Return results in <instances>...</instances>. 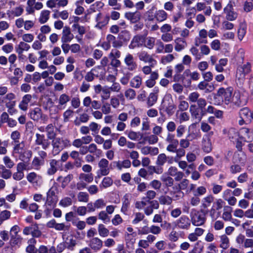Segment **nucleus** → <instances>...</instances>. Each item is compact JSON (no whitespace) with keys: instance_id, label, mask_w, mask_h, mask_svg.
Returning a JSON list of instances; mask_svg holds the SVG:
<instances>
[{"instance_id":"1","label":"nucleus","mask_w":253,"mask_h":253,"mask_svg":"<svg viewBox=\"0 0 253 253\" xmlns=\"http://www.w3.org/2000/svg\"><path fill=\"white\" fill-rule=\"evenodd\" d=\"M200 94L197 92H193L189 94L188 97L189 101L192 103L197 102L198 108L195 105L192 104L190 106V112L192 117L198 121H200L202 117L205 115L203 109L207 105V101L203 98H199Z\"/></svg>"},{"instance_id":"2","label":"nucleus","mask_w":253,"mask_h":253,"mask_svg":"<svg viewBox=\"0 0 253 253\" xmlns=\"http://www.w3.org/2000/svg\"><path fill=\"white\" fill-rule=\"evenodd\" d=\"M32 154V152L26 147L24 141H23L20 143L13 144L12 155L21 161L29 162Z\"/></svg>"},{"instance_id":"37","label":"nucleus","mask_w":253,"mask_h":253,"mask_svg":"<svg viewBox=\"0 0 253 253\" xmlns=\"http://www.w3.org/2000/svg\"><path fill=\"white\" fill-rule=\"evenodd\" d=\"M155 44V38L154 37H144L143 45L146 48L152 49L154 47Z\"/></svg>"},{"instance_id":"50","label":"nucleus","mask_w":253,"mask_h":253,"mask_svg":"<svg viewBox=\"0 0 253 253\" xmlns=\"http://www.w3.org/2000/svg\"><path fill=\"white\" fill-rule=\"evenodd\" d=\"M99 236L102 237H106L109 234V230L103 224H99L97 227Z\"/></svg>"},{"instance_id":"57","label":"nucleus","mask_w":253,"mask_h":253,"mask_svg":"<svg viewBox=\"0 0 253 253\" xmlns=\"http://www.w3.org/2000/svg\"><path fill=\"white\" fill-rule=\"evenodd\" d=\"M113 183V179L110 177H105L103 178L100 185V187L106 188L110 187Z\"/></svg>"},{"instance_id":"33","label":"nucleus","mask_w":253,"mask_h":253,"mask_svg":"<svg viewBox=\"0 0 253 253\" xmlns=\"http://www.w3.org/2000/svg\"><path fill=\"white\" fill-rule=\"evenodd\" d=\"M155 92L150 93L147 98V104L148 107H151L153 106L157 101V93L159 91V89L155 88Z\"/></svg>"},{"instance_id":"47","label":"nucleus","mask_w":253,"mask_h":253,"mask_svg":"<svg viewBox=\"0 0 253 253\" xmlns=\"http://www.w3.org/2000/svg\"><path fill=\"white\" fill-rule=\"evenodd\" d=\"M30 48V45L24 42H19L18 46L16 47V51L18 54H21L24 51H28Z\"/></svg>"},{"instance_id":"35","label":"nucleus","mask_w":253,"mask_h":253,"mask_svg":"<svg viewBox=\"0 0 253 253\" xmlns=\"http://www.w3.org/2000/svg\"><path fill=\"white\" fill-rule=\"evenodd\" d=\"M24 12V8L23 5H21L16 6L12 9L11 11H8L7 14L9 16L18 17L21 16Z\"/></svg>"},{"instance_id":"60","label":"nucleus","mask_w":253,"mask_h":253,"mask_svg":"<svg viewBox=\"0 0 253 253\" xmlns=\"http://www.w3.org/2000/svg\"><path fill=\"white\" fill-rule=\"evenodd\" d=\"M111 60L110 61V65L114 68V70L116 72H117V68L120 67L121 65V62L120 60H119L118 58H113L109 57Z\"/></svg>"},{"instance_id":"32","label":"nucleus","mask_w":253,"mask_h":253,"mask_svg":"<svg viewBox=\"0 0 253 253\" xmlns=\"http://www.w3.org/2000/svg\"><path fill=\"white\" fill-rule=\"evenodd\" d=\"M240 133L244 136L246 141H250L253 140V129L243 127L240 129Z\"/></svg>"},{"instance_id":"27","label":"nucleus","mask_w":253,"mask_h":253,"mask_svg":"<svg viewBox=\"0 0 253 253\" xmlns=\"http://www.w3.org/2000/svg\"><path fill=\"white\" fill-rule=\"evenodd\" d=\"M32 98L31 94H27L24 95L19 104V108L23 111H26L28 109V103L31 101Z\"/></svg>"},{"instance_id":"10","label":"nucleus","mask_w":253,"mask_h":253,"mask_svg":"<svg viewBox=\"0 0 253 253\" xmlns=\"http://www.w3.org/2000/svg\"><path fill=\"white\" fill-rule=\"evenodd\" d=\"M36 139L35 140V144L39 146H41L43 150L47 149L50 144L49 139L46 138L43 134L39 133H36Z\"/></svg>"},{"instance_id":"42","label":"nucleus","mask_w":253,"mask_h":253,"mask_svg":"<svg viewBox=\"0 0 253 253\" xmlns=\"http://www.w3.org/2000/svg\"><path fill=\"white\" fill-rule=\"evenodd\" d=\"M50 12L48 10H42L40 13L39 21L41 24L45 23L49 18Z\"/></svg>"},{"instance_id":"54","label":"nucleus","mask_w":253,"mask_h":253,"mask_svg":"<svg viewBox=\"0 0 253 253\" xmlns=\"http://www.w3.org/2000/svg\"><path fill=\"white\" fill-rule=\"evenodd\" d=\"M214 197L211 195H209L205 197L202 200V207L204 209H206L210 207L211 203L213 202Z\"/></svg>"},{"instance_id":"23","label":"nucleus","mask_w":253,"mask_h":253,"mask_svg":"<svg viewBox=\"0 0 253 253\" xmlns=\"http://www.w3.org/2000/svg\"><path fill=\"white\" fill-rule=\"evenodd\" d=\"M89 245L91 249L97 252L103 247V242L99 238L94 237L90 240Z\"/></svg>"},{"instance_id":"7","label":"nucleus","mask_w":253,"mask_h":253,"mask_svg":"<svg viewBox=\"0 0 253 253\" xmlns=\"http://www.w3.org/2000/svg\"><path fill=\"white\" fill-rule=\"evenodd\" d=\"M214 133L212 131L205 134L202 140V149L207 153L211 152L212 150V143L211 141V137Z\"/></svg>"},{"instance_id":"51","label":"nucleus","mask_w":253,"mask_h":253,"mask_svg":"<svg viewBox=\"0 0 253 253\" xmlns=\"http://www.w3.org/2000/svg\"><path fill=\"white\" fill-rule=\"evenodd\" d=\"M21 137V133L18 130L13 131L10 134V138L12 140V144H16L20 143L19 139Z\"/></svg>"},{"instance_id":"49","label":"nucleus","mask_w":253,"mask_h":253,"mask_svg":"<svg viewBox=\"0 0 253 253\" xmlns=\"http://www.w3.org/2000/svg\"><path fill=\"white\" fill-rule=\"evenodd\" d=\"M172 201V198L168 195H162L159 198V202L162 205H170Z\"/></svg>"},{"instance_id":"43","label":"nucleus","mask_w":253,"mask_h":253,"mask_svg":"<svg viewBox=\"0 0 253 253\" xmlns=\"http://www.w3.org/2000/svg\"><path fill=\"white\" fill-rule=\"evenodd\" d=\"M88 152L95 155L97 157H100L102 151L97 148L96 145L94 143H91L87 146Z\"/></svg>"},{"instance_id":"31","label":"nucleus","mask_w":253,"mask_h":253,"mask_svg":"<svg viewBox=\"0 0 253 253\" xmlns=\"http://www.w3.org/2000/svg\"><path fill=\"white\" fill-rule=\"evenodd\" d=\"M174 48L176 51L179 52L184 49L187 46L186 41L181 38H177L174 40Z\"/></svg>"},{"instance_id":"58","label":"nucleus","mask_w":253,"mask_h":253,"mask_svg":"<svg viewBox=\"0 0 253 253\" xmlns=\"http://www.w3.org/2000/svg\"><path fill=\"white\" fill-rule=\"evenodd\" d=\"M161 180L164 183L167 187H171L174 184V179L169 176H163Z\"/></svg>"},{"instance_id":"21","label":"nucleus","mask_w":253,"mask_h":253,"mask_svg":"<svg viewBox=\"0 0 253 253\" xmlns=\"http://www.w3.org/2000/svg\"><path fill=\"white\" fill-rule=\"evenodd\" d=\"M144 37L142 36H134L132 39L130 43L128 45V48L130 49H133L136 47H139L143 45V41Z\"/></svg>"},{"instance_id":"15","label":"nucleus","mask_w":253,"mask_h":253,"mask_svg":"<svg viewBox=\"0 0 253 253\" xmlns=\"http://www.w3.org/2000/svg\"><path fill=\"white\" fill-rule=\"evenodd\" d=\"M27 180L32 183L34 187H39L42 183V176L35 172H30L27 175Z\"/></svg>"},{"instance_id":"38","label":"nucleus","mask_w":253,"mask_h":253,"mask_svg":"<svg viewBox=\"0 0 253 253\" xmlns=\"http://www.w3.org/2000/svg\"><path fill=\"white\" fill-rule=\"evenodd\" d=\"M118 169L121 170L123 168H129L131 166V162L129 160H125L123 161L114 162Z\"/></svg>"},{"instance_id":"11","label":"nucleus","mask_w":253,"mask_h":253,"mask_svg":"<svg viewBox=\"0 0 253 253\" xmlns=\"http://www.w3.org/2000/svg\"><path fill=\"white\" fill-rule=\"evenodd\" d=\"M191 222L189 218L187 216L183 215L175 220L174 223L178 229L188 230L191 226Z\"/></svg>"},{"instance_id":"36","label":"nucleus","mask_w":253,"mask_h":253,"mask_svg":"<svg viewBox=\"0 0 253 253\" xmlns=\"http://www.w3.org/2000/svg\"><path fill=\"white\" fill-rule=\"evenodd\" d=\"M45 129L48 139L52 140L56 137V133L54 130V126L52 124H48Z\"/></svg>"},{"instance_id":"12","label":"nucleus","mask_w":253,"mask_h":253,"mask_svg":"<svg viewBox=\"0 0 253 253\" xmlns=\"http://www.w3.org/2000/svg\"><path fill=\"white\" fill-rule=\"evenodd\" d=\"M251 64L248 62L238 67L236 72V77L238 80L242 81L245 79L246 75L251 72Z\"/></svg>"},{"instance_id":"13","label":"nucleus","mask_w":253,"mask_h":253,"mask_svg":"<svg viewBox=\"0 0 253 253\" xmlns=\"http://www.w3.org/2000/svg\"><path fill=\"white\" fill-rule=\"evenodd\" d=\"M226 15V19L230 21L235 20L238 17V13L234 10L231 2L230 1L223 9Z\"/></svg>"},{"instance_id":"9","label":"nucleus","mask_w":253,"mask_h":253,"mask_svg":"<svg viewBox=\"0 0 253 253\" xmlns=\"http://www.w3.org/2000/svg\"><path fill=\"white\" fill-rule=\"evenodd\" d=\"M26 4V11L28 14H34L36 10H39L43 6L41 2L36 1V0H28Z\"/></svg>"},{"instance_id":"55","label":"nucleus","mask_w":253,"mask_h":253,"mask_svg":"<svg viewBox=\"0 0 253 253\" xmlns=\"http://www.w3.org/2000/svg\"><path fill=\"white\" fill-rule=\"evenodd\" d=\"M175 57L173 54H168L166 55H163L161 57L160 62L163 65H166L168 63H169L172 62Z\"/></svg>"},{"instance_id":"4","label":"nucleus","mask_w":253,"mask_h":253,"mask_svg":"<svg viewBox=\"0 0 253 253\" xmlns=\"http://www.w3.org/2000/svg\"><path fill=\"white\" fill-rule=\"evenodd\" d=\"M53 149L57 153L62 150L64 148L71 146L70 141L67 138L55 137L51 140Z\"/></svg>"},{"instance_id":"19","label":"nucleus","mask_w":253,"mask_h":253,"mask_svg":"<svg viewBox=\"0 0 253 253\" xmlns=\"http://www.w3.org/2000/svg\"><path fill=\"white\" fill-rule=\"evenodd\" d=\"M57 191V183L54 182L52 186L48 190L46 193V204L48 205H51L54 203L53 196H55V193Z\"/></svg>"},{"instance_id":"45","label":"nucleus","mask_w":253,"mask_h":253,"mask_svg":"<svg viewBox=\"0 0 253 253\" xmlns=\"http://www.w3.org/2000/svg\"><path fill=\"white\" fill-rule=\"evenodd\" d=\"M232 208L230 207L226 206L224 207L223 212L222 215V218L225 221H230L232 219Z\"/></svg>"},{"instance_id":"25","label":"nucleus","mask_w":253,"mask_h":253,"mask_svg":"<svg viewBox=\"0 0 253 253\" xmlns=\"http://www.w3.org/2000/svg\"><path fill=\"white\" fill-rule=\"evenodd\" d=\"M141 16V13L138 11L128 12L125 14V18L129 20L132 23H135L139 21Z\"/></svg>"},{"instance_id":"39","label":"nucleus","mask_w":253,"mask_h":253,"mask_svg":"<svg viewBox=\"0 0 253 253\" xmlns=\"http://www.w3.org/2000/svg\"><path fill=\"white\" fill-rule=\"evenodd\" d=\"M58 161L56 160L52 159L50 161L49 167L47 169V174L48 175L54 174L57 170Z\"/></svg>"},{"instance_id":"24","label":"nucleus","mask_w":253,"mask_h":253,"mask_svg":"<svg viewBox=\"0 0 253 253\" xmlns=\"http://www.w3.org/2000/svg\"><path fill=\"white\" fill-rule=\"evenodd\" d=\"M70 100V96L66 93L61 94L58 99V107L59 110L65 108L67 103Z\"/></svg>"},{"instance_id":"17","label":"nucleus","mask_w":253,"mask_h":253,"mask_svg":"<svg viewBox=\"0 0 253 253\" xmlns=\"http://www.w3.org/2000/svg\"><path fill=\"white\" fill-rule=\"evenodd\" d=\"M110 20V17L108 15L103 16L101 13H98L96 17L95 20L97 24L95 26L96 28L101 29L108 24Z\"/></svg>"},{"instance_id":"18","label":"nucleus","mask_w":253,"mask_h":253,"mask_svg":"<svg viewBox=\"0 0 253 253\" xmlns=\"http://www.w3.org/2000/svg\"><path fill=\"white\" fill-rule=\"evenodd\" d=\"M207 36V31L204 29L201 30L199 32L198 36L195 39V45L198 46L201 43H207L208 42Z\"/></svg>"},{"instance_id":"28","label":"nucleus","mask_w":253,"mask_h":253,"mask_svg":"<svg viewBox=\"0 0 253 253\" xmlns=\"http://www.w3.org/2000/svg\"><path fill=\"white\" fill-rule=\"evenodd\" d=\"M159 74L156 71L153 72L151 74L149 79L146 81V85L149 87H153L156 84V80L159 78Z\"/></svg>"},{"instance_id":"5","label":"nucleus","mask_w":253,"mask_h":253,"mask_svg":"<svg viewBox=\"0 0 253 253\" xmlns=\"http://www.w3.org/2000/svg\"><path fill=\"white\" fill-rule=\"evenodd\" d=\"M98 167L99 169L97 172V176L95 177V179L97 177L100 178L102 176H106L110 173L109 162L106 159H101L98 162Z\"/></svg>"},{"instance_id":"16","label":"nucleus","mask_w":253,"mask_h":253,"mask_svg":"<svg viewBox=\"0 0 253 253\" xmlns=\"http://www.w3.org/2000/svg\"><path fill=\"white\" fill-rule=\"evenodd\" d=\"M43 106L45 110H48L51 114L57 113L59 111L58 106L55 105L50 98H47L43 103Z\"/></svg>"},{"instance_id":"26","label":"nucleus","mask_w":253,"mask_h":253,"mask_svg":"<svg viewBox=\"0 0 253 253\" xmlns=\"http://www.w3.org/2000/svg\"><path fill=\"white\" fill-rule=\"evenodd\" d=\"M65 235L63 234L62 236L63 239L64 240L63 242L67 247V248L70 250H73L74 247L76 245V241L74 239L72 236H69L65 238Z\"/></svg>"},{"instance_id":"20","label":"nucleus","mask_w":253,"mask_h":253,"mask_svg":"<svg viewBox=\"0 0 253 253\" xmlns=\"http://www.w3.org/2000/svg\"><path fill=\"white\" fill-rule=\"evenodd\" d=\"M138 57L139 59L145 63H148L149 64H153V62L156 63V60L152 57L146 51H141L138 53Z\"/></svg>"},{"instance_id":"34","label":"nucleus","mask_w":253,"mask_h":253,"mask_svg":"<svg viewBox=\"0 0 253 253\" xmlns=\"http://www.w3.org/2000/svg\"><path fill=\"white\" fill-rule=\"evenodd\" d=\"M155 17L158 22H162L167 19L168 14L164 10L160 9L156 11Z\"/></svg>"},{"instance_id":"56","label":"nucleus","mask_w":253,"mask_h":253,"mask_svg":"<svg viewBox=\"0 0 253 253\" xmlns=\"http://www.w3.org/2000/svg\"><path fill=\"white\" fill-rule=\"evenodd\" d=\"M141 84L142 79L138 76L134 77L130 81L131 86L136 88H139Z\"/></svg>"},{"instance_id":"52","label":"nucleus","mask_w":253,"mask_h":253,"mask_svg":"<svg viewBox=\"0 0 253 253\" xmlns=\"http://www.w3.org/2000/svg\"><path fill=\"white\" fill-rule=\"evenodd\" d=\"M77 199L80 202L87 203L89 201V196L86 192H80L77 195Z\"/></svg>"},{"instance_id":"3","label":"nucleus","mask_w":253,"mask_h":253,"mask_svg":"<svg viewBox=\"0 0 253 253\" xmlns=\"http://www.w3.org/2000/svg\"><path fill=\"white\" fill-rule=\"evenodd\" d=\"M191 222L195 226H200L204 225L206 221V213L201 210L197 211L192 210L190 213Z\"/></svg>"},{"instance_id":"46","label":"nucleus","mask_w":253,"mask_h":253,"mask_svg":"<svg viewBox=\"0 0 253 253\" xmlns=\"http://www.w3.org/2000/svg\"><path fill=\"white\" fill-rule=\"evenodd\" d=\"M30 118L34 121H39L42 117L41 110L39 108H36L30 113Z\"/></svg>"},{"instance_id":"44","label":"nucleus","mask_w":253,"mask_h":253,"mask_svg":"<svg viewBox=\"0 0 253 253\" xmlns=\"http://www.w3.org/2000/svg\"><path fill=\"white\" fill-rule=\"evenodd\" d=\"M229 239L226 235L220 236V247L223 250H226L229 247Z\"/></svg>"},{"instance_id":"64","label":"nucleus","mask_w":253,"mask_h":253,"mask_svg":"<svg viewBox=\"0 0 253 253\" xmlns=\"http://www.w3.org/2000/svg\"><path fill=\"white\" fill-rule=\"evenodd\" d=\"M44 160L35 157L32 161V165L36 169H39L41 166L44 164Z\"/></svg>"},{"instance_id":"6","label":"nucleus","mask_w":253,"mask_h":253,"mask_svg":"<svg viewBox=\"0 0 253 253\" xmlns=\"http://www.w3.org/2000/svg\"><path fill=\"white\" fill-rule=\"evenodd\" d=\"M166 142L168 143L166 150L167 151L174 153L177 150L178 145V140L175 138L174 134L168 133L165 139Z\"/></svg>"},{"instance_id":"22","label":"nucleus","mask_w":253,"mask_h":253,"mask_svg":"<svg viewBox=\"0 0 253 253\" xmlns=\"http://www.w3.org/2000/svg\"><path fill=\"white\" fill-rule=\"evenodd\" d=\"M74 38V35L71 33L70 29L68 27H64L62 31L61 42L67 43L70 42Z\"/></svg>"},{"instance_id":"29","label":"nucleus","mask_w":253,"mask_h":253,"mask_svg":"<svg viewBox=\"0 0 253 253\" xmlns=\"http://www.w3.org/2000/svg\"><path fill=\"white\" fill-rule=\"evenodd\" d=\"M168 159H169V157H167L165 153H161L158 156L156 164L158 166L162 167L167 161L169 164H172V160H168ZM172 159V158H171V160Z\"/></svg>"},{"instance_id":"63","label":"nucleus","mask_w":253,"mask_h":253,"mask_svg":"<svg viewBox=\"0 0 253 253\" xmlns=\"http://www.w3.org/2000/svg\"><path fill=\"white\" fill-rule=\"evenodd\" d=\"M144 140L150 144H154L158 142L159 139L157 135L153 134L145 137Z\"/></svg>"},{"instance_id":"40","label":"nucleus","mask_w":253,"mask_h":253,"mask_svg":"<svg viewBox=\"0 0 253 253\" xmlns=\"http://www.w3.org/2000/svg\"><path fill=\"white\" fill-rule=\"evenodd\" d=\"M251 111L248 108H243L239 111L240 118L245 119L246 121L251 122Z\"/></svg>"},{"instance_id":"61","label":"nucleus","mask_w":253,"mask_h":253,"mask_svg":"<svg viewBox=\"0 0 253 253\" xmlns=\"http://www.w3.org/2000/svg\"><path fill=\"white\" fill-rule=\"evenodd\" d=\"M178 167L184 170L186 168L189 169H195V165L193 164L188 165L187 162L185 161H180L178 162Z\"/></svg>"},{"instance_id":"62","label":"nucleus","mask_w":253,"mask_h":253,"mask_svg":"<svg viewBox=\"0 0 253 253\" xmlns=\"http://www.w3.org/2000/svg\"><path fill=\"white\" fill-rule=\"evenodd\" d=\"M125 96L127 99L132 100L135 97L136 93L134 90L128 88L125 91Z\"/></svg>"},{"instance_id":"8","label":"nucleus","mask_w":253,"mask_h":253,"mask_svg":"<svg viewBox=\"0 0 253 253\" xmlns=\"http://www.w3.org/2000/svg\"><path fill=\"white\" fill-rule=\"evenodd\" d=\"M233 89L231 87L224 88H220L218 89L217 96L220 97L226 104H228L231 102Z\"/></svg>"},{"instance_id":"48","label":"nucleus","mask_w":253,"mask_h":253,"mask_svg":"<svg viewBox=\"0 0 253 253\" xmlns=\"http://www.w3.org/2000/svg\"><path fill=\"white\" fill-rule=\"evenodd\" d=\"M79 179L80 181H85L87 183H91L93 180V174L91 173H81L79 174Z\"/></svg>"},{"instance_id":"30","label":"nucleus","mask_w":253,"mask_h":253,"mask_svg":"<svg viewBox=\"0 0 253 253\" xmlns=\"http://www.w3.org/2000/svg\"><path fill=\"white\" fill-rule=\"evenodd\" d=\"M73 178V175L72 174H68L65 177L59 176L57 178L56 180L57 182L61 183V187L64 189L70 183V182Z\"/></svg>"},{"instance_id":"59","label":"nucleus","mask_w":253,"mask_h":253,"mask_svg":"<svg viewBox=\"0 0 253 253\" xmlns=\"http://www.w3.org/2000/svg\"><path fill=\"white\" fill-rule=\"evenodd\" d=\"M98 218L101 220L104 223H107L110 220V218L108 214L104 211H102L99 212Z\"/></svg>"},{"instance_id":"41","label":"nucleus","mask_w":253,"mask_h":253,"mask_svg":"<svg viewBox=\"0 0 253 253\" xmlns=\"http://www.w3.org/2000/svg\"><path fill=\"white\" fill-rule=\"evenodd\" d=\"M195 128V124H192L188 127V133L186 136V138L190 140L196 139L198 137V134L194 132Z\"/></svg>"},{"instance_id":"53","label":"nucleus","mask_w":253,"mask_h":253,"mask_svg":"<svg viewBox=\"0 0 253 253\" xmlns=\"http://www.w3.org/2000/svg\"><path fill=\"white\" fill-rule=\"evenodd\" d=\"M245 160V154L240 151L238 152H236L234 154L233 156V160L236 163H243Z\"/></svg>"},{"instance_id":"14","label":"nucleus","mask_w":253,"mask_h":253,"mask_svg":"<svg viewBox=\"0 0 253 253\" xmlns=\"http://www.w3.org/2000/svg\"><path fill=\"white\" fill-rule=\"evenodd\" d=\"M124 61L129 71H133L136 69L137 65L132 54L129 53H126Z\"/></svg>"}]
</instances>
